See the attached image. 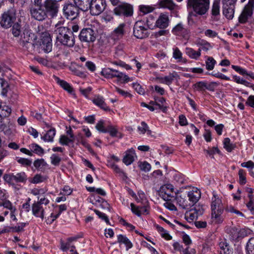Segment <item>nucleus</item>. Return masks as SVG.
Segmentation results:
<instances>
[{"instance_id": "nucleus-4", "label": "nucleus", "mask_w": 254, "mask_h": 254, "mask_svg": "<svg viewBox=\"0 0 254 254\" xmlns=\"http://www.w3.org/2000/svg\"><path fill=\"white\" fill-rule=\"evenodd\" d=\"M113 12L118 16L130 17L133 15V8L131 4L123 2L114 8Z\"/></svg>"}, {"instance_id": "nucleus-58", "label": "nucleus", "mask_w": 254, "mask_h": 254, "mask_svg": "<svg viewBox=\"0 0 254 254\" xmlns=\"http://www.w3.org/2000/svg\"><path fill=\"white\" fill-rule=\"evenodd\" d=\"M51 163L52 165L58 166L61 161V158L56 154H53L50 157Z\"/></svg>"}, {"instance_id": "nucleus-49", "label": "nucleus", "mask_w": 254, "mask_h": 254, "mask_svg": "<svg viewBox=\"0 0 254 254\" xmlns=\"http://www.w3.org/2000/svg\"><path fill=\"white\" fill-rule=\"evenodd\" d=\"M247 254H254V237L249 239L246 247Z\"/></svg>"}, {"instance_id": "nucleus-6", "label": "nucleus", "mask_w": 254, "mask_h": 254, "mask_svg": "<svg viewBox=\"0 0 254 254\" xmlns=\"http://www.w3.org/2000/svg\"><path fill=\"white\" fill-rule=\"evenodd\" d=\"M59 1L58 0H45L43 8L47 16L51 17L57 16L59 8Z\"/></svg>"}, {"instance_id": "nucleus-60", "label": "nucleus", "mask_w": 254, "mask_h": 254, "mask_svg": "<svg viewBox=\"0 0 254 254\" xmlns=\"http://www.w3.org/2000/svg\"><path fill=\"white\" fill-rule=\"evenodd\" d=\"M239 182L241 185H244L246 183V173L243 169H240L239 171Z\"/></svg>"}, {"instance_id": "nucleus-37", "label": "nucleus", "mask_w": 254, "mask_h": 254, "mask_svg": "<svg viewBox=\"0 0 254 254\" xmlns=\"http://www.w3.org/2000/svg\"><path fill=\"white\" fill-rule=\"evenodd\" d=\"M55 79L56 82L64 90L67 91L69 93L72 92V88L71 86L64 80H63L60 79L58 77L55 76Z\"/></svg>"}, {"instance_id": "nucleus-50", "label": "nucleus", "mask_w": 254, "mask_h": 254, "mask_svg": "<svg viewBox=\"0 0 254 254\" xmlns=\"http://www.w3.org/2000/svg\"><path fill=\"white\" fill-rule=\"evenodd\" d=\"M4 182L9 185L14 186L15 184V179L13 174H4L3 176Z\"/></svg>"}, {"instance_id": "nucleus-62", "label": "nucleus", "mask_w": 254, "mask_h": 254, "mask_svg": "<svg viewBox=\"0 0 254 254\" xmlns=\"http://www.w3.org/2000/svg\"><path fill=\"white\" fill-rule=\"evenodd\" d=\"M11 31L14 37H18L21 33L20 25L17 23L14 24L11 29Z\"/></svg>"}, {"instance_id": "nucleus-20", "label": "nucleus", "mask_w": 254, "mask_h": 254, "mask_svg": "<svg viewBox=\"0 0 254 254\" xmlns=\"http://www.w3.org/2000/svg\"><path fill=\"white\" fill-rule=\"evenodd\" d=\"M136 158L137 155L135 150L132 148H131L127 149L125 152V155L123 158V162L126 165L128 166L132 164Z\"/></svg>"}, {"instance_id": "nucleus-52", "label": "nucleus", "mask_w": 254, "mask_h": 254, "mask_svg": "<svg viewBox=\"0 0 254 254\" xmlns=\"http://www.w3.org/2000/svg\"><path fill=\"white\" fill-rule=\"evenodd\" d=\"M154 8L150 5H140L139 6V10L143 14H146L152 12Z\"/></svg>"}, {"instance_id": "nucleus-33", "label": "nucleus", "mask_w": 254, "mask_h": 254, "mask_svg": "<svg viewBox=\"0 0 254 254\" xmlns=\"http://www.w3.org/2000/svg\"><path fill=\"white\" fill-rule=\"evenodd\" d=\"M33 194L37 196L38 201L35 203H39L41 205L44 204L45 206L49 203V200L45 197L44 193H40V191H33Z\"/></svg>"}, {"instance_id": "nucleus-46", "label": "nucleus", "mask_w": 254, "mask_h": 254, "mask_svg": "<svg viewBox=\"0 0 254 254\" xmlns=\"http://www.w3.org/2000/svg\"><path fill=\"white\" fill-rule=\"evenodd\" d=\"M241 166L244 168H246L248 169L250 175L254 177V172L253 169H254V162L252 161H249L247 162H243L241 164Z\"/></svg>"}, {"instance_id": "nucleus-27", "label": "nucleus", "mask_w": 254, "mask_h": 254, "mask_svg": "<svg viewBox=\"0 0 254 254\" xmlns=\"http://www.w3.org/2000/svg\"><path fill=\"white\" fill-rule=\"evenodd\" d=\"M117 239L118 243L125 245L127 251L132 248L133 244L125 235L120 234L117 236Z\"/></svg>"}, {"instance_id": "nucleus-9", "label": "nucleus", "mask_w": 254, "mask_h": 254, "mask_svg": "<svg viewBox=\"0 0 254 254\" xmlns=\"http://www.w3.org/2000/svg\"><path fill=\"white\" fill-rule=\"evenodd\" d=\"M45 11L42 5L31 6L29 8L31 18L39 21H42L47 18Z\"/></svg>"}, {"instance_id": "nucleus-11", "label": "nucleus", "mask_w": 254, "mask_h": 254, "mask_svg": "<svg viewBox=\"0 0 254 254\" xmlns=\"http://www.w3.org/2000/svg\"><path fill=\"white\" fill-rule=\"evenodd\" d=\"M63 12L67 19L73 20L78 16L79 9L73 4L66 3L64 5Z\"/></svg>"}, {"instance_id": "nucleus-56", "label": "nucleus", "mask_w": 254, "mask_h": 254, "mask_svg": "<svg viewBox=\"0 0 254 254\" xmlns=\"http://www.w3.org/2000/svg\"><path fill=\"white\" fill-rule=\"evenodd\" d=\"M73 141V139L64 135H61L59 139V142L63 145H67L69 143H72Z\"/></svg>"}, {"instance_id": "nucleus-24", "label": "nucleus", "mask_w": 254, "mask_h": 254, "mask_svg": "<svg viewBox=\"0 0 254 254\" xmlns=\"http://www.w3.org/2000/svg\"><path fill=\"white\" fill-rule=\"evenodd\" d=\"M92 102L94 104L104 110H109V108L107 106L105 102L104 98L101 96H95L92 100Z\"/></svg>"}, {"instance_id": "nucleus-8", "label": "nucleus", "mask_w": 254, "mask_h": 254, "mask_svg": "<svg viewBox=\"0 0 254 254\" xmlns=\"http://www.w3.org/2000/svg\"><path fill=\"white\" fill-rule=\"evenodd\" d=\"M254 9V0H249L248 3L244 7L239 17L240 23H245L248 20L252 17Z\"/></svg>"}, {"instance_id": "nucleus-63", "label": "nucleus", "mask_w": 254, "mask_h": 254, "mask_svg": "<svg viewBox=\"0 0 254 254\" xmlns=\"http://www.w3.org/2000/svg\"><path fill=\"white\" fill-rule=\"evenodd\" d=\"M46 179L47 177L40 174H37L33 177L32 182L34 184H37L44 182Z\"/></svg>"}, {"instance_id": "nucleus-31", "label": "nucleus", "mask_w": 254, "mask_h": 254, "mask_svg": "<svg viewBox=\"0 0 254 254\" xmlns=\"http://www.w3.org/2000/svg\"><path fill=\"white\" fill-rule=\"evenodd\" d=\"M130 191V195L133 197L137 202L143 203L146 200V195L143 191Z\"/></svg>"}, {"instance_id": "nucleus-25", "label": "nucleus", "mask_w": 254, "mask_h": 254, "mask_svg": "<svg viewBox=\"0 0 254 254\" xmlns=\"http://www.w3.org/2000/svg\"><path fill=\"white\" fill-rule=\"evenodd\" d=\"M219 252L220 254H231L232 251L228 243L224 240L219 243Z\"/></svg>"}, {"instance_id": "nucleus-34", "label": "nucleus", "mask_w": 254, "mask_h": 254, "mask_svg": "<svg viewBox=\"0 0 254 254\" xmlns=\"http://www.w3.org/2000/svg\"><path fill=\"white\" fill-rule=\"evenodd\" d=\"M220 5L219 0H214L211 8V14L212 16L216 17L220 15Z\"/></svg>"}, {"instance_id": "nucleus-3", "label": "nucleus", "mask_w": 254, "mask_h": 254, "mask_svg": "<svg viewBox=\"0 0 254 254\" xmlns=\"http://www.w3.org/2000/svg\"><path fill=\"white\" fill-rule=\"evenodd\" d=\"M16 19V12L14 9H9L3 12L0 17V25L4 29L11 27Z\"/></svg>"}, {"instance_id": "nucleus-17", "label": "nucleus", "mask_w": 254, "mask_h": 254, "mask_svg": "<svg viewBox=\"0 0 254 254\" xmlns=\"http://www.w3.org/2000/svg\"><path fill=\"white\" fill-rule=\"evenodd\" d=\"M211 223L214 225L221 224L223 223L225 216L223 215L224 209L211 210Z\"/></svg>"}, {"instance_id": "nucleus-35", "label": "nucleus", "mask_w": 254, "mask_h": 254, "mask_svg": "<svg viewBox=\"0 0 254 254\" xmlns=\"http://www.w3.org/2000/svg\"><path fill=\"white\" fill-rule=\"evenodd\" d=\"M56 135V130L55 128H52L49 130L46 133L41 137V139L44 141L53 142L54 138Z\"/></svg>"}, {"instance_id": "nucleus-48", "label": "nucleus", "mask_w": 254, "mask_h": 254, "mask_svg": "<svg viewBox=\"0 0 254 254\" xmlns=\"http://www.w3.org/2000/svg\"><path fill=\"white\" fill-rule=\"evenodd\" d=\"M156 229L161 237L166 240H170L172 237L170 235L167 231L165 230L163 227L157 225Z\"/></svg>"}, {"instance_id": "nucleus-53", "label": "nucleus", "mask_w": 254, "mask_h": 254, "mask_svg": "<svg viewBox=\"0 0 254 254\" xmlns=\"http://www.w3.org/2000/svg\"><path fill=\"white\" fill-rule=\"evenodd\" d=\"M59 216V213L57 212V209H56L55 212L51 213L50 215L46 218V222L47 224H52Z\"/></svg>"}, {"instance_id": "nucleus-28", "label": "nucleus", "mask_w": 254, "mask_h": 254, "mask_svg": "<svg viewBox=\"0 0 254 254\" xmlns=\"http://www.w3.org/2000/svg\"><path fill=\"white\" fill-rule=\"evenodd\" d=\"M196 45L199 47L198 49L200 50V53L201 52V51L207 52L212 48V46L209 43L205 40L200 39L196 40Z\"/></svg>"}, {"instance_id": "nucleus-57", "label": "nucleus", "mask_w": 254, "mask_h": 254, "mask_svg": "<svg viewBox=\"0 0 254 254\" xmlns=\"http://www.w3.org/2000/svg\"><path fill=\"white\" fill-rule=\"evenodd\" d=\"M173 57L175 60L181 61L183 59V54L177 47L173 48Z\"/></svg>"}, {"instance_id": "nucleus-18", "label": "nucleus", "mask_w": 254, "mask_h": 254, "mask_svg": "<svg viewBox=\"0 0 254 254\" xmlns=\"http://www.w3.org/2000/svg\"><path fill=\"white\" fill-rule=\"evenodd\" d=\"M47 207L39 203L34 202L31 206L32 213L36 217L44 219Z\"/></svg>"}, {"instance_id": "nucleus-14", "label": "nucleus", "mask_w": 254, "mask_h": 254, "mask_svg": "<svg viewBox=\"0 0 254 254\" xmlns=\"http://www.w3.org/2000/svg\"><path fill=\"white\" fill-rule=\"evenodd\" d=\"M126 32V24L120 23L110 34V38L114 41H118L122 39Z\"/></svg>"}, {"instance_id": "nucleus-22", "label": "nucleus", "mask_w": 254, "mask_h": 254, "mask_svg": "<svg viewBox=\"0 0 254 254\" xmlns=\"http://www.w3.org/2000/svg\"><path fill=\"white\" fill-rule=\"evenodd\" d=\"M76 240L77 238L76 237H69L65 241H61L60 242L61 250L63 252H66L69 249L75 248L73 242L76 241Z\"/></svg>"}, {"instance_id": "nucleus-1", "label": "nucleus", "mask_w": 254, "mask_h": 254, "mask_svg": "<svg viewBox=\"0 0 254 254\" xmlns=\"http://www.w3.org/2000/svg\"><path fill=\"white\" fill-rule=\"evenodd\" d=\"M54 33L56 38L63 45L72 47L74 45V37L69 28L64 26H60L57 24Z\"/></svg>"}, {"instance_id": "nucleus-64", "label": "nucleus", "mask_w": 254, "mask_h": 254, "mask_svg": "<svg viewBox=\"0 0 254 254\" xmlns=\"http://www.w3.org/2000/svg\"><path fill=\"white\" fill-rule=\"evenodd\" d=\"M94 212L101 219L104 220L107 224H110L109 220L107 216L104 213L100 212L98 210H94Z\"/></svg>"}, {"instance_id": "nucleus-51", "label": "nucleus", "mask_w": 254, "mask_h": 254, "mask_svg": "<svg viewBox=\"0 0 254 254\" xmlns=\"http://www.w3.org/2000/svg\"><path fill=\"white\" fill-rule=\"evenodd\" d=\"M194 89L197 91H203L209 89L206 81H199L193 85Z\"/></svg>"}, {"instance_id": "nucleus-45", "label": "nucleus", "mask_w": 254, "mask_h": 254, "mask_svg": "<svg viewBox=\"0 0 254 254\" xmlns=\"http://www.w3.org/2000/svg\"><path fill=\"white\" fill-rule=\"evenodd\" d=\"M34 167L38 170H42L48 166V164L43 159H37L34 162Z\"/></svg>"}, {"instance_id": "nucleus-16", "label": "nucleus", "mask_w": 254, "mask_h": 254, "mask_svg": "<svg viewBox=\"0 0 254 254\" xmlns=\"http://www.w3.org/2000/svg\"><path fill=\"white\" fill-rule=\"evenodd\" d=\"M79 38L82 42H92L96 39L95 33L90 28L83 29L80 32Z\"/></svg>"}, {"instance_id": "nucleus-23", "label": "nucleus", "mask_w": 254, "mask_h": 254, "mask_svg": "<svg viewBox=\"0 0 254 254\" xmlns=\"http://www.w3.org/2000/svg\"><path fill=\"white\" fill-rule=\"evenodd\" d=\"M185 54L191 59L198 60L201 56V53L200 50H195L192 48L186 47Z\"/></svg>"}, {"instance_id": "nucleus-40", "label": "nucleus", "mask_w": 254, "mask_h": 254, "mask_svg": "<svg viewBox=\"0 0 254 254\" xmlns=\"http://www.w3.org/2000/svg\"><path fill=\"white\" fill-rule=\"evenodd\" d=\"M205 66L206 69L211 70L214 69L216 61L212 57L205 56Z\"/></svg>"}, {"instance_id": "nucleus-15", "label": "nucleus", "mask_w": 254, "mask_h": 254, "mask_svg": "<svg viewBox=\"0 0 254 254\" xmlns=\"http://www.w3.org/2000/svg\"><path fill=\"white\" fill-rule=\"evenodd\" d=\"M172 32L174 35L185 39H188L190 37L189 31L182 22H180L174 26L172 30Z\"/></svg>"}, {"instance_id": "nucleus-19", "label": "nucleus", "mask_w": 254, "mask_h": 254, "mask_svg": "<svg viewBox=\"0 0 254 254\" xmlns=\"http://www.w3.org/2000/svg\"><path fill=\"white\" fill-rule=\"evenodd\" d=\"M170 24L169 14L167 13H161L156 20L154 26L160 29L167 28Z\"/></svg>"}, {"instance_id": "nucleus-30", "label": "nucleus", "mask_w": 254, "mask_h": 254, "mask_svg": "<svg viewBox=\"0 0 254 254\" xmlns=\"http://www.w3.org/2000/svg\"><path fill=\"white\" fill-rule=\"evenodd\" d=\"M150 104H153L155 106L157 109H159L161 110L163 112H165L167 109V106H166V100L163 98H160L158 99H156L154 102H151L150 103Z\"/></svg>"}, {"instance_id": "nucleus-42", "label": "nucleus", "mask_w": 254, "mask_h": 254, "mask_svg": "<svg viewBox=\"0 0 254 254\" xmlns=\"http://www.w3.org/2000/svg\"><path fill=\"white\" fill-rule=\"evenodd\" d=\"M223 143L224 148L229 152H231L236 147V145L231 142L228 137L224 138Z\"/></svg>"}, {"instance_id": "nucleus-44", "label": "nucleus", "mask_w": 254, "mask_h": 254, "mask_svg": "<svg viewBox=\"0 0 254 254\" xmlns=\"http://www.w3.org/2000/svg\"><path fill=\"white\" fill-rule=\"evenodd\" d=\"M107 132H109L112 137H118L122 138L123 137L122 134L118 131V128L113 126H109L107 127Z\"/></svg>"}, {"instance_id": "nucleus-41", "label": "nucleus", "mask_w": 254, "mask_h": 254, "mask_svg": "<svg viewBox=\"0 0 254 254\" xmlns=\"http://www.w3.org/2000/svg\"><path fill=\"white\" fill-rule=\"evenodd\" d=\"M29 147L32 153L33 152L39 155H42L44 154V149L37 144H31Z\"/></svg>"}, {"instance_id": "nucleus-26", "label": "nucleus", "mask_w": 254, "mask_h": 254, "mask_svg": "<svg viewBox=\"0 0 254 254\" xmlns=\"http://www.w3.org/2000/svg\"><path fill=\"white\" fill-rule=\"evenodd\" d=\"M179 191H159V194L165 201H172L176 198Z\"/></svg>"}, {"instance_id": "nucleus-7", "label": "nucleus", "mask_w": 254, "mask_h": 254, "mask_svg": "<svg viewBox=\"0 0 254 254\" xmlns=\"http://www.w3.org/2000/svg\"><path fill=\"white\" fill-rule=\"evenodd\" d=\"M222 12L226 18L232 19L234 16L235 5L237 0H221Z\"/></svg>"}, {"instance_id": "nucleus-5", "label": "nucleus", "mask_w": 254, "mask_h": 254, "mask_svg": "<svg viewBox=\"0 0 254 254\" xmlns=\"http://www.w3.org/2000/svg\"><path fill=\"white\" fill-rule=\"evenodd\" d=\"M133 35L138 39H144L148 36V27L143 21L139 20L135 23L133 27Z\"/></svg>"}, {"instance_id": "nucleus-36", "label": "nucleus", "mask_w": 254, "mask_h": 254, "mask_svg": "<svg viewBox=\"0 0 254 254\" xmlns=\"http://www.w3.org/2000/svg\"><path fill=\"white\" fill-rule=\"evenodd\" d=\"M116 70L111 68H104L102 69L101 74L106 78H114V75Z\"/></svg>"}, {"instance_id": "nucleus-10", "label": "nucleus", "mask_w": 254, "mask_h": 254, "mask_svg": "<svg viewBox=\"0 0 254 254\" xmlns=\"http://www.w3.org/2000/svg\"><path fill=\"white\" fill-rule=\"evenodd\" d=\"M106 5L105 0H91L89 4L91 14L93 15H99L105 9Z\"/></svg>"}, {"instance_id": "nucleus-21", "label": "nucleus", "mask_w": 254, "mask_h": 254, "mask_svg": "<svg viewBox=\"0 0 254 254\" xmlns=\"http://www.w3.org/2000/svg\"><path fill=\"white\" fill-rule=\"evenodd\" d=\"M211 210L215 209H224L221 198L216 194V192L213 191V196L211 201Z\"/></svg>"}, {"instance_id": "nucleus-47", "label": "nucleus", "mask_w": 254, "mask_h": 254, "mask_svg": "<svg viewBox=\"0 0 254 254\" xmlns=\"http://www.w3.org/2000/svg\"><path fill=\"white\" fill-rule=\"evenodd\" d=\"M11 113V108L6 105H1V107L0 108V115L1 117H8L9 116Z\"/></svg>"}, {"instance_id": "nucleus-29", "label": "nucleus", "mask_w": 254, "mask_h": 254, "mask_svg": "<svg viewBox=\"0 0 254 254\" xmlns=\"http://www.w3.org/2000/svg\"><path fill=\"white\" fill-rule=\"evenodd\" d=\"M158 4L160 7L168 8L170 10L174 9L176 6L173 0H159Z\"/></svg>"}, {"instance_id": "nucleus-54", "label": "nucleus", "mask_w": 254, "mask_h": 254, "mask_svg": "<svg viewBox=\"0 0 254 254\" xmlns=\"http://www.w3.org/2000/svg\"><path fill=\"white\" fill-rule=\"evenodd\" d=\"M137 129L140 134H144L146 132H151L149 130V127L146 123L144 122H142L140 125L137 127Z\"/></svg>"}, {"instance_id": "nucleus-32", "label": "nucleus", "mask_w": 254, "mask_h": 254, "mask_svg": "<svg viewBox=\"0 0 254 254\" xmlns=\"http://www.w3.org/2000/svg\"><path fill=\"white\" fill-rule=\"evenodd\" d=\"M74 3L78 9L86 11L89 8V2L88 0H73Z\"/></svg>"}, {"instance_id": "nucleus-55", "label": "nucleus", "mask_w": 254, "mask_h": 254, "mask_svg": "<svg viewBox=\"0 0 254 254\" xmlns=\"http://www.w3.org/2000/svg\"><path fill=\"white\" fill-rule=\"evenodd\" d=\"M15 183L24 182L26 180V175L24 172H20L14 175Z\"/></svg>"}, {"instance_id": "nucleus-12", "label": "nucleus", "mask_w": 254, "mask_h": 254, "mask_svg": "<svg viewBox=\"0 0 254 254\" xmlns=\"http://www.w3.org/2000/svg\"><path fill=\"white\" fill-rule=\"evenodd\" d=\"M0 84L1 87L0 95L1 96L8 97L14 99L17 98V95L11 91L7 81L2 78H0Z\"/></svg>"}, {"instance_id": "nucleus-39", "label": "nucleus", "mask_w": 254, "mask_h": 254, "mask_svg": "<svg viewBox=\"0 0 254 254\" xmlns=\"http://www.w3.org/2000/svg\"><path fill=\"white\" fill-rule=\"evenodd\" d=\"M114 77H117L119 81L123 83H127L128 81L131 80L127 75L118 71V70H117L116 72H115Z\"/></svg>"}, {"instance_id": "nucleus-13", "label": "nucleus", "mask_w": 254, "mask_h": 254, "mask_svg": "<svg viewBox=\"0 0 254 254\" xmlns=\"http://www.w3.org/2000/svg\"><path fill=\"white\" fill-rule=\"evenodd\" d=\"M39 45L45 53H49L52 51V39L49 33H44L42 34L39 41Z\"/></svg>"}, {"instance_id": "nucleus-61", "label": "nucleus", "mask_w": 254, "mask_h": 254, "mask_svg": "<svg viewBox=\"0 0 254 254\" xmlns=\"http://www.w3.org/2000/svg\"><path fill=\"white\" fill-rule=\"evenodd\" d=\"M155 20V17L153 15H149L146 19L145 24L148 28H152L154 26V21Z\"/></svg>"}, {"instance_id": "nucleus-59", "label": "nucleus", "mask_w": 254, "mask_h": 254, "mask_svg": "<svg viewBox=\"0 0 254 254\" xmlns=\"http://www.w3.org/2000/svg\"><path fill=\"white\" fill-rule=\"evenodd\" d=\"M138 167L140 170L144 172H149L151 168L150 164L146 161L139 162Z\"/></svg>"}, {"instance_id": "nucleus-38", "label": "nucleus", "mask_w": 254, "mask_h": 254, "mask_svg": "<svg viewBox=\"0 0 254 254\" xmlns=\"http://www.w3.org/2000/svg\"><path fill=\"white\" fill-rule=\"evenodd\" d=\"M188 196L190 202L196 203L201 196L200 191H188Z\"/></svg>"}, {"instance_id": "nucleus-2", "label": "nucleus", "mask_w": 254, "mask_h": 254, "mask_svg": "<svg viewBox=\"0 0 254 254\" xmlns=\"http://www.w3.org/2000/svg\"><path fill=\"white\" fill-rule=\"evenodd\" d=\"M187 6L200 16L207 13L210 7V0H188Z\"/></svg>"}, {"instance_id": "nucleus-43", "label": "nucleus", "mask_w": 254, "mask_h": 254, "mask_svg": "<svg viewBox=\"0 0 254 254\" xmlns=\"http://www.w3.org/2000/svg\"><path fill=\"white\" fill-rule=\"evenodd\" d=\"M178 77V75L177 72L174 71L172 73H170L168 75L164 77V83L165 84L169 85L172 83L174 79H177Z\"/></svg>"}]
</instances>
